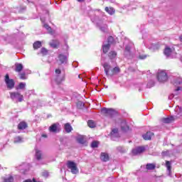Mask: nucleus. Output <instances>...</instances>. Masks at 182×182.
Masks as SVG:
<instances>
[{"instance_id":"f257e3e1","label":"nucleus","mask_w":182,"mask_h":182,"mask_svg":"<svg viewBox=\"0 0 182 182\" xmlns=\"http://www.w3.org/2000/svg\"><path fill=\"white\" fill-rule=\"evenodd\" d=\"M103 68L105 69L106 76H113L115 73H119L120 72V68L119 67H115L112 70V66L107 63H105L103 64Z\"/></svg>"},{"instance_id":"f03ea898","label":"nucleus","mask_w":182,"mask_h":182,"mask_svg":"<svg viewBox=\"0 0 182 182\" xmlns=\"http://www.w3.org/2000/svg\"><path fill=\"white\" fill-rule=\"evenodd\" d=\"M10 98L13 102L18 103V102H23V95L18 92H11Z\"/></svg>"},{"instance_id":"7ed1b4c3","label":"nucleus","mask_w":182,"mask_h":182,"mask_svg":"<svg viewBox=\"0 0 182 182\" xmlns=\"http://www.w3.org/2000/svg\"><path fill=\"white\" fill-rule=\"evenodd\" d=\"M67 167L70 170L71 173L73 174H77L79 173V169L77 168V165L76 163L72 161H68L67 162Z\"/></svg>"},{"instance_id":"20e7f679","label":"nucleus","mask_w":182,"mask_h":182,"mask_svg":"<svg viewBox=\"0 0 182 182\" xmlns=\"http://www.w3.org/2000/svg\"><path fill=\"white\" fill-rule=\"evenodd\" d=\"M157 79L159 82H167L168 77L167 76V73L166 71L159 70L157 73Z\"/></svg>"},{"instance_id":"39448f33","label":"nucleus","mask_w":182,"mask_h":182,"mask_svg":"<svg viewBox=\"0 0 182 182\" xmlns=\"http://www.w3.org/2000/svg\"><path fill=\"white\" fill-rule=\"evenodd\" d=\"M101 113L105 116L112 117V116H114V114H116V111L112 108L104 107L101 109Z\"/></svg>"},{"instance_id":"423d86ee","label":"nucleus","mask_w":182,"mask_h":182,"mask_svg":"<svg viewBox=\"0 0 182 182\" xmlns=\"http://www.w3.org/2000/svg\"><path fill=\"white\" fill-rule=\"evenodd\" d=\"M5 82L7 86V88L9 89V90L14 89L15 87V81L13 79L9 78V75H6L5 76Z\"/></svg>"},{"instance_id":"0eeeda50","label":"nucleus","mask_w":182,"mask_h":182,"mask_svg":"<svg viewBox=\"0 0 182 182\" xmlns=\"http://www.w3.org/2000/svg\"><path fill=\"white\" fill-rule=\"evenodd\" d=\"M62 71H60V69L58 68L55 69V75H57V77L55 78V82L58 83V85H60L63 80H65V75H62L61 77L59 76L60 75Z\"/></svg>"},{"instance_id":"6e6552de","label":"nucleus","mask_w":182,"mask_h":182,"mask_svg":"<svg viewBox=\"0 0 182 182\" xmlns=\"http://www.w3.org/2000/svg\"><path fill=\"white\" fill-rule=\"evenodd\" d=\"M145 151L146 148H144V146H138L132 150V154L134 156H139V154L144 153Z\"/></svg>"},{"instance_id":"1a4fd4ad","label":"nucleus","mask_w":182,"mask_h":182,"mask_svg":"<svg viewBox=\"0 0 182 182\" xmlns=\"http://www.w3.org/2000/svg\"><path fill=\"white\" fill-rule=\"evenodd\" d=\"M97 26L102 32H107V24L103 21H99L97 23Z\"/></svg>"},{"instance_id":"9d476101","label":"nucleus","mask_w":182,"mask_h":182,"mask_svg":"<svg viewBox=\"0 0 182 182\" xmlns=\"http://www.w3.org/2000/svg\"><path fill=\"white\" fill-rule=\"evenodd\" d=\"M58 60L60 65H63L64 63H68V57L63 54L58 55Z\"/></svg>"},{"instance_id":"9b49d317","label":"nucleus","mask_w":182,"mask_h":182,"mask_svg":"<svg viewBox=\"0 0 182 182\" xmlns=\"http://www.w3.org/2000/svg\"><path fill=\"white\" fill-rule=\"evenodd\" d=\"M117 137H120V136L119 135V129H114L111 132V139H112V140H116L115 138Z\"/></svg>"},{"instance_id":"f8f14e48","label":"nucleus","mask_w":182,"mask_h":182,"mask_svg":"<svg viewBox=\"0 0 182 182\" xmlns=\"http://www.w3.org/2000/svg\"><path fill=\"white\" fill-rule=\"evenodd\" d=\"M175 112L176 113V115L173 116L175 119H177L180 117L182 115V109L180 107V106H176L175 108Z\"/></svg>"},{"instance_id":"ddd939ff","label":"nucleus","mask_w":182,"mask_h":182,"mask_svg":"<svg viewBox=\"0 0 182 182\" xmlns=\"http://www.w3.org/2000/svg\"><path fill=\"white\" fill-rule=\"evenodd\" d=\"M154 136V134L151 132H148L145 134L143 135V139L144 140H151V137Z\"/></svg>"},{"instance_id":"4468645a","label":"nucleus","mask_w":182,"mask_h":182,"mask_svg":"<svg viewBox=\"0 0 182 182\" xmlns=\"http://www.w3.org/2000/svg\"><path fill=\"white\" fill-rule=\"evenodd\" d=\"M121 129L122 132H127V130H129V126H127V123L125 120L121 122Z\"/></svg>"},{"instance_id":"2eb2a0df","label":"nucleus","mask_w":182,"mask_h":182,"mask_svg":"<svg viewBox=\"0 0 182 182\" xmlns=\"http://www.w3.org/2000/svg\"><path fill=\"white\" fill-rule=\"evenodd\" d=\"M172 83L174 86H178V85H182V78L181 77H176L174 78L172 81Z\"/></svg>"},{"instance_id":"dca6fc26","label":"nucleus","mask_w":182,"mask_h":182,"mask_svg":"<svg viewBox=\"0 0 182 182\" xmlns=\"http://www.w3.org/2000/svg\"><path fill=\"white\" fill-rule=\"evenodd\" d=\"M28 127V124L25 122H21L18 124V130H25Z\"/></svg>"},{"instance_id":"f3484780","label":"nucleus","mask_w":182,"mask_h":182,"mask_svg":"<svg viewBox=\"0 0 182 182\" xmlns=\"http://www.w3.org/2000/svg\"><path fill=\"white\" fill-rule=\"evenodd\" d=\"M100 159L102 161H109V154L107 153L102 152L101 153Z\"/></svg>"},{"instance_id":"a211bd4d","label":"nucleus","mask_w":182,"mask_h":182,"mask_svg":"<svg viewBox=\"0 0 182 182\" xmlns=\"http://www.w3.org/2000/svg\"><path fill=\"white\" fill-rule=\"evenodd\" d=\"M16 69L15 71L20 73V72H22V70L23 69V65L21 63H16L15 64Z\"/></svg>"},{"instance_id":"6ab92c4d","label":"nucleus","mask_w":182,"mask_h":182,"mask_svg":"<svg viewBox=\"0 0 182 182\" xmlns=\"http://www.w3.org/2000/svg\"><path fill=\"white\" fill-rule=\"evenodd\" d=\"M172 53L171 48L166 47L164 51V53L166 58H169Z\"/></svg>"},{"instance_id":"aec40b11","label":"nucleus","mask_w":182,"mask_h":182,"mask_svg":"<svg viewBox=\"0 0 182 182\" xmlns=\"http://www.w3.org/2000/svg\"><path fill=\"white\" fill-rule=\"evenodd\" d=\"M64 127L67 133H70L73 130V128H72V126L69 123L65 124Z\"/></svg>"},{"instance_id":"412c9836","label":"nucleus","mask_w":182,"mask_h":182,"mask_svg":"<svg viewBox=\"0 0 182 182\" xmlns=\"http://www.w3.org/2000/svg\"><path fill=\"white\" fill-rule=\"evenodd\" d=\"M166 167L168 171V176H171V162L166 161Z\"/></svg>"},{"instance_id":"4be33fe9","label":"nucleus","mask_w":182,"mask_h":182,"mask_svg":"<svg viewBox=\"0 0 182 182\" xmlns=\"http://www.w3.org/2000/svg\"><path fill=\"white\" fill-rule=\"evenodd\" d=\"M173 120H176V118L173 116L163 119L164 123H171Z\"/></svg>"},{"instance_id":"5701e85b","label":"nucleus","mask_w":182,"mask_h":182,"mask_svg":"<svg viewBox=\"0 0 182 182\" xmlns=\"http://www.w3.org/2000/svg\"><path fill=\"white\" fill-rule=\"evenodd\" d=\"M77 141L80 143V144H85L86 140H85L84 136H78L77 137Z\"/></svg>"},{"instance_id":"b1692460","label":"nucleus","mask_w":182,"mask_h":182,"mask_svg":"<svg viewBox=\"0 0 182 182\" xmlns=\"http://www.w3.org/2000/svg\"><path fill=\"white\" fill-rule=\"evenodd\" d=\"M50 46L52 48H57L59 46V41L53 40L51 43H50Z\"/></svg>"},{"instance_id":"393cba45","label":"nucleus","mask_w":182,"mask_h":182,"mask_svg":"<svg viewBox=\"0 0 182 182\" xmlns=\"http://www.w3.org/2000/svg\"><path fill=\"white\" fill-rule=\"evenodd\" d=\"M58 130V124H53L49 127V131L51 132L52 133L56 132Z\"/></svg>"},{"instance_id":"a878e982","label":"nucleus","mask_w":182,"mask_h":182,"mask_svg":"<svg viewBox=\"0 0 182 182\" xmlns=\"http://www.w3.org/2000/svg\"><path fill=\"white\" fill-rule=\"evenodd\" d=\"M110 49V44H104L102 45V50L104 53H107Z\"/></svg>"},{"instance_id":"bb28decb","label":"nucleus","mask_w":182,"mask_h":182,"mask_svg":"<svg viewBox=\"0 0 182 182\" xmlns=\"http://www.w3.org/2000/svg\"><path fill=\"white\" fill-rule=\"evenodd\" d=\"M105 11L109 15H113L115 12L114 9H113L112 7H105Z\"/></svg>"},{"instance_id":"cd10ccee","label":"nucleus","mask_w":182,"mask_h":182,"mask_svg":"<svg viewBox=\"0 0 182 182\" xmlns=\"http://www.w3.org/2000/svg\"><path fill=\"white\" fill-rule=\"evenodd\" d=\"M146 170H154L156 168V164H147L146 166Z\"/></svg>"},{"instance_id":"c85d7f7f","label":"nucleus","mask_w":182,"mask_h":182,"mask_svg":"<svg viewBox=\"0 0 182 182\" xmlns=\"http://www.w3.org/2000/svg\"><path fill=\"white\" fill-rule=\"evenodd\" d=\"M42 46V43L41 41H36L33 43V48L34 49H39Z\"/></svg>"},{"instance_id":"c756f323","label":"nucleus","mask_w":182,"mask_h":182,"mask_svg":"<svg viewBox=\"0 0 182 182\" xmlns=\"http://www.w3.org/2000/svg\"><path fill=\"white\" fill-rule=\"evenodd\" d=\"M23 141V138H22L21 136H16L14 140V143H22Z\"/></svg>"},{"instance_id":"7c9ffc66","label":"nucleus","mask_w":182,"mask_h":182,"mask_svg":"<svg viewBox=\"0 0 182 182\" xmlns=\"http://www.w3.org/2000/svg\"><path fill=\"white\" fill-rule=\"evenodd\" d=\"M116 56H117V53L115 51H111L109 53V58H110V59H114Z\"/></svg>"},{"instance_id":"2f4dec72","label":"nucleus","mask_w":182,"mask_h":182,"mask_svg":"<svg viewBox=\"0 0 182 182\" xmlns=\"http://www.w3.org/2000/svg\"><path fill=\"white\" fill-rule=\"evenodd\" d=\"M25 87H26V82H20L17 87V89L23 90L25 89Z\"/></svg>"},{"instance_id":"473e14b6","label":"nucleus","mask_w":182,"mask_h":182,"mask_svg":"<svg viewBox=\"0 0 182 182\" xmlns=\"http://www.w3.org/2000/svg\"><path fill=\"white\" fill-rule=\"evenodd\" d=\"M36 157L37 159V160H41V157H42V152H41V151L39 150H36Z\"/></svg>"},{"instance_id":"72a5a7b5","label":"nucleus","mask_w":182,"mask_h":182,"mask_svg":"<svg viewBox=\"0 0 182 182\" xmlns=\"http://www.w3.org/2000/svg\"><path fill=\"white\" fill-rule=\"evenodd\" d=\"M87 124H88L89 127H90L91 129H93V127H96V123H95V122H93V120H89L87 122Z\"/></svg>"},{"instance_id":"f704fd0d","label":"nucleus","mask_w":182,"mask_h":182,"mask_svg":"<svg viewBox=\"0 0 182 182\" xmlns=\"http://www.w3.org/2000/svg\"><path fill=\"white\" fill-rule=\"evenodd\" d=\"M19 77L21 80H26L28 79V76H26V73H19Z\"/></svg>"},{"instance_id":"c9c22d12","label":"nucleus","mask_w":182,"mask_h":182,"mask_svg":"<svg viewBox=\"0 0 182 182\" xmlns=\"http://www.w3.org/2000/svg\"><path fill=\"white\" fill-rule=\"evenodd\" d=\"M117 151H119V153H126L127 149L126 148L123 147V146H117Z\"/></svg>"},{"instance_id":"e433bc0d","label":"nucleus","mask_w":182,"mask_h":182,"mask_svg":"<svg viewBox=\"0 0 182 182\" xmlns=\"http://www.w3.org/2000/svg\"><path fill=\"white\" fill-rule=\"evenodd\" d=\"M132 46H133V44L129 43L125 47V53H130V49H132Z\"/></svg>"},{"instance_id":"4c0bfd02","label":"nucleus","mask_w":182,"mask_h":182,"mask_svg":"<svg viewBox=\"0 0 182 182\" xmlns=\"http://www.w3.org/2000/svg\"><path fill=\"white\" fill-rule=\"evenodd\" d=\"M4 182H14V176H10L4 178Z\"/></svg>"},{"instance_id":"58836bf2","label":"nucleus","mask_w":182,"mask_h":182,"mask_svg":"<svg viewBox=\"0 0 182 182\" xmlns=\"http://www.w3.org/2000/svg\"><path fill=\"white\" fill-rule=\"evenodd\" d=\"M43 27L48 30V31L50 33H52V28H50V26H49V25L46 24V23H44L43 24Z\"/></svg>"},{"instance_id":"ea45409f","label":"nucleus","mask_w":182,"mask_h":182,"mask_svg":"<svg viewBox=\"0 0 182 182\" xmlns=\"http://www.w3.org/2000/svg\"><path fill=\"white\" fill-rule=\"evenodd\" d=\"M160 48V46L157 44H153L150 49H153V50H158V49Z\"/></svg>"},{"instance_id":"a19ab883","label":"nucleus","mask_w":182,"mask_h":182,"mask_svg":"<svg viewBox=\"0 0 182 182\" xmlns=\"http://www.w3.org/2000/svg\"><path fill=\"white\" fill-rule=\"evenodd\" d=\"M97 146H99V144L96 141H92L91 144V147H92L93 149L97 147Z\"/></svg>"},{"instance_id":"79ce46f5","label":"nucleus","mask_w":182,"mask_h":182,"mask_svg":"<svg viewBox=\"0 0 182 182\" xmlns=\"http://www.w3.org/2000/svg\"><path fill=\"white\" fill-rule=\"evenodd\" d=\"M107 41H108V44L110 46L111 43H113L114 39L113 38L112 36H109L108 37Z\"/></svg>"},{"instance_id":"37998d69","label":"nucleus","mask_w":182,"mask_h":182,"mask_svg":"<svg viewBox=\"0 0 182 182\" xmlns=\"http://www.w3.org/2000/svg\"><path fill=\"white\" fill-rule=\"evenodd\" d=\"M41 53H43V55H46V53H48V50L45 48H41Z\"/></svg>"},{"instance_id":"c03bdc74","label":"nucleus","mask_w":182,"mask_h":182,"mask_svg":"<svg viewBox=\"0 0 182 182\" xmlns=\"http://www.w3.org/2000/svg\"><path fill=\"white\" fill-rule=\"evenodd\" d=\"M43 177H48V176H49V173L46 171L43 172Z\"/></svg>"},{"instance_id":"a18cd8bd","label":"nucleus","mask_w":182,"mask_h":182,"mask_svg":"<svg viewBox=\"0 0 182 182\" xmlns=\"http://www.w3.org/2000/svg\"><path fill=\"white\" fill-rule=\"evenodd\" d=\"M146 58H147V55H139V59H146Z\"/></svg>"},{"instance_id":"49530a36","label":"nucleus","mask_w":182,"mask_h":182,"mask_svg":"<svg viewBox=\"0 0 182 182\" xmlns=\"http://www.w3.org/2000/svg\"><path fill=\"white\" fill-rule=\"evenodd\" d=\"M163 156H168V151H164L162 153Z\"/></svg>"},{"instance_id":"de8ad7c7","label":"nucleus","mask_w":182,"mask_h":182,"mask_svg":"<svg viewBox=\"0 0 182 182\" xmlns=\"http://www.w3.org/2000/svg\"><path fill=\"white\" fill-rule=\"evenodd\" d=\"M178 90H181V87H177V88L175 89L176 92H178Z\"/></svg>"},{"instance_id":"09e8293b","label":"nucleus","mask_w":182,"mask_h":182,"mask_svg":"<svg viewBox=\"0 0 182 182\" xmlns=\"http://www.w3.org/2000/svg\"><path fill=\"white\" fill-rule=\"evenodd\" d=\"M173 97H174V95L171 94L169 95L168 99H173Z\"/></svg>"},{"instance_id":"8fccbe9b","label":"nucleus","mask_w":182,"mask_h":182,"mask_svg":"<svg viewBox=\"0 0 182 182\" xmlns=\"http://www.w3.org/2000/svg\"><path fill=\"white\" fill-rule=\"evenodd\" d=\"M77 2H84L85 1V0H77Z\"/></svg>"},{"instance_id":"3c124183","label":"nucleus","mask_w":182,"mask_h":182,"mask_svg":"<svg viewBox=\"0 0 182 182\" xmlns=\"http://www.w3.org/2000/svg\"><path fill=\"white\" fill-rule=\"evenodd\" d=\"M180 41L182 42V35L179 37Z\"/></svg>"},{"instance_id":"603ef678","label":"nucleus","mask_w":182,"mask_h":182,"mask_svg":"<svg viewBox=\"0 0 182 182\" xmlns=\"http://www.w3.org/2000/svg\"><path fill=\"white\" fill-rule=\"evenodd\" d=\"M42 137H47L46 134H43Z\"/></svg>"},{"instance_id":"864d4df0","label":"nucleus","mask_w":182,"mask_h":182,"mask_svg":"<svg viewBox=\"0 0 182 182\" xmlns=\"http://www.w3.org/2000/svg\"><path fill=\"white\" fill-rule=\"evenodd\" d=\"M41 21L43 22V18H41Z\"/></svg>"},{"instance_id":"5fc2aeb1","label":"nucleus","mask_w":182,"mask_h":182,"mask_svg":"<svg viewBox=\"0 0 182 182\" xmlns=\"http://www.w3.org/2000/svg\"><path fill=\"white\" fill-rule=\"evenodd\" d=\"M147 87H150V86H149V84L147 85Z\"/></svg>"},{"instance_id":"6e6d98bb","label":"nucleus","mask_w":182,"mask_h":182,"mask_svg":"<svg viewBox=\"0 0 182 182\" xmlns=\"http://www.w3.org/2000/svg\"><path fill=\"white\" fill-rule=\"evenodd\" d=\"M19 167H22V165H20V166Z\"/></svg>"}]
</instances>
